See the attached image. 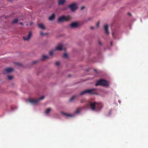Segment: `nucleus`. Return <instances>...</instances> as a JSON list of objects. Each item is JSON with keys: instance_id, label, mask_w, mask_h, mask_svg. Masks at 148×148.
<instances>
[{"instance_id": "obj_19", "label": "nucleus", "mask_w": 148, "mask_h": 148, "mask_svg": "<svg viewBox=\"0 0 148 148\" xmlns=\"http://www.w3.org/2000/svg\"><path fill=\"white\" fill-rule=\"evenodd\" d=\"M76 95H74L73 96V97H72L70 99V101H72L74 99H75L76 97Z\"/></svg>"}, {"instance_id": "obj_5", "label": "nucleus", "mask_w": 148, "mask_h": 148, "mask_svg": "<svg viewBox=\"0 0 148 148\" xmlns=\"http://www.w3.org/2000/svg\"><path fill=\"white\" fill-rule=\"evenodd\" d=\"M109 85V83L107 81L102 79H101L97 81L95 84L96 86L99 85H102L104 86H108Z\"/></svg>"}, {"instance_id": "obj_26", "label": "nucleus", "mask_w": 148, "mask_h": 148, "mask_svg": "<svg viewBox=\"0 0 148 148\" xmlns=\"http://www.w3.org/2000/svg\"><path fill=\"white\" fill-rule=\"evenodd\" d=\"M99 22H98L97 24H96V26L97 27H98L99 26Z\"/></svg>"}, {"instance_id": "obj_15", "label": "nucleus", "mask_w": 148, "mask_h": 148, "mask_svg": "<svg viewBox=\"0 0 148 148\" xmlns=\"http://www.w3.org/2000/svg\"><path fill=\"white\" fill-rule=\"evenodd\" d=\"M55 18V15L54 14H53L50 16L49 18V20L50 21L53 20Z\"/></svg>"}, {"instance_id": "obj_29", "label": "nucleus", "mask_w": 148, "mask_h": 148, "mask_svg": "<svg viewBox=\"0 0 148 148\" xmlns=\"http://www.w3.org/2000/svg\"><path fill=\"white\" fill-rule=\"evenodd\" d=\"M33 22H31L30 23V25H33Z\"/></svg>"}, {"instance_id": "obj_10", "label": "nucleus", "mask_w": 148, "mask_h": 148, "mask_svg": "<svg viewBox=\"0 0 148 148\" xmlns=\"http://www.w3.org/2000/svg\"><path fill=\"white\" fill-rule=\"evenodd\" d=\"M32 35V32L31 31H29L27 35L23 36L24 40L26 41L29 40L30 39Z\"/></svg>"}, {"instance_id": "obj_21", "label": "nucleus", "mask_w": 148, "mask_h": 148, "mask_svg": "<svg viewBox=\"0 0 148 148\" xmlns=\"http://www.w3.org/2000/svg\"><path fill=\"white\" fill-rule=\"evenodd\" d=\"M116 32L115 31H114L112 32V36L114 37V35H115V34H116Z\"/></svg>"}, {"instance_id": "obj_31", "label": "nucleus", "mask_w": 148, "mask_h": 148, "mask_svg": "<svg viewBox=\"0 0 148 148\" xmlns=\"http://www.w3.org/2000/svg\"><path fill=\"white\" fill-rule=\"evenodd\" d=\"M36 62H36V61H34V62H33V64H35V63H36Z\"/></svg>"}, {"instance_id": "obj_30", "label": "nucleus", "mask_w": 148, "mask_h": 148, "mask_svg": "<svg viewBox=\"0 0 148 148\" xmlns=\"http://www.w3.org/2000/svg\"><path fill=\"white\" fill-rule=\"evenodd\" d=\"M99 44L100 45H102V43H101V42L99 41Z\"/></svg>"}, {"instance_id": "obj_33", "label": "nucleus", "mask_w": 148, "mask_h": 148, "mask_svg": "<svg viewBox=\"0 0 148 148\" xmlns=\"http://www.w3.org/2000/svg\"><path fill=\"white\" fill-rule=\"evenodd\" d=\"M110 45H112V42H111V43H110Z\"/></svg>"}, {"instance_id": "obj_32", "label": "nucleus", "mask_w": 148, "mask_h": 148, "mask_svg": "<svg viewBox=\"0 0 148 148\" xmlns=\"http://www.w3.org/2000/svg\"><path fill=\"white\" fill-rule=\"evenodd\" d=\"M20 24L21 25H23V23H20Z\"/></svg>"}, {"instance_id": "obj_23", "label": "nucleus", "mask_w": 148, "mask_h": 148, "mask_svg": "<svg viewBox=\"0 0 148 148\" xmlns=\"http://www.w3.org/2000/svg\"><path fill=\"white\" fill-rule=\"evenodd\" d=\"M8 77L9 79L11 80L13 78V76L11 75L8 76Z\"/></svg>"}, {"instance_id": "obj_16", "label": "nucleus", "mask_w": 148, "mask_h": 148, "mask_svg": "<svg viewBox=\"0 0 148 148\" xmlns=\"http://www.w3.org/2000/svg\"><path fill=\"white\" fill-rule=\"evenodd\" d=\"M49 58V57L47 56L44 55L42 56V60H45Z\"/></svg>"}, {"instance_id": "obj_9", "label": "nucleus", "mask_w": 148, "mask_h": 148, "mask_svg": "<svg viewBox=\"0 0 148 148\" xmlns=\"http://www.w3.org/2000/svg\"><path fill=\"white\" fill-rule=\"evenodd\" d=\"M13 70V69L12 68H8L5 69L3 71V74H5L7 73H10L12 72Z\"/></svg>"}, {"instance_id": "obj_8", "label": "nucleus", "mask_w": 148, "mask_h": 148, "mask_svg": "<svg viewBox=\"0 0 148 148\" xmlns=\"http://www.w3.org/2000/svg\"><path fill=\"white\" fill-rule=\"evenodd\" d=\"M80 112V110H77L73 114H69L67 113H65L64 112H62L61 114L63 115H64L66 116L67 117H74L75 116V114H77Z\"/></svg>"}, {"instance_id": "obj_20", "label": "nucleus", "mask_w": 148, "mask_h": 148, "mask_svg": "<svg viewBox=\"0 0 148 148\" xmlns=\"http://www.w3.org/2000/svg\"><path fill=\"white\" fill-rule=\"evenodd\" d=\"M18 21V20L17 19H14L12 23H16Z\"/></svg>"}, {"instance_id": "obj_25", "label": "nucleus", "mask_w": 148, "mask_h": 148, "mask_svg": "<svg viewBox=\"0 0 148 148\" xmlns=\"http://www.w3.org/2000/svg\"><path fill=\"white\" fill-rule=\"evenodd\" d=\"M40 35L42 36H44L45 34L42 31H41L40 32Z\"/></svg>"}, {"instance_id": "obj_27", "label": "nucleus", "mask_w": 148, "mask_h": 148, "mask_svg": "<svg viewBox=\"0 0 148 148\" xmlns=\"http://www.w3.org/2000/svg\"><path fill=\"white\" fill-rule=\"evenodd\" d=\"M85 8V7L84 6H82L81 8V10H83V9H84Z\"/></svg>"}, {"instance_id": "obj_35", "label": "nucleus", "mask_w": 148, "mask_h": 148, "mask_svg": "<svg viewBox=\"0 0 148 148\" xmlns=\"http://www.w3.org/2000/svg\"><path fill=\"white\" fill-rule=\"evenodd\" d=\"M119 101V103H120V102Z\"/></svg>"}, {"instance_id": "obj_3", "label": "nucleus", "mask_w": 148, "mask_h": 148, "mask_svg": "<svg viewBox=\"0 0 148 148\" xmlns=\"http://www.w3.org/2000/svg\"><path fill=\"white\" fill-rule=\"evenodd\" d=\"M96 90V88L87 89L81 92L79 95L82 96L86 93H89L90 94H97V93L95 92V91Z\"/></svg>"}, {"instance_id": "obj_13", "label": "nucleus", "mask_w": 148, "mask_h": 148, "mask_svg": "<svg viewBox=\"0 0 148 148\" xmlns=\"http://www.w3.org/2000/svg\"><path fill=\"white\" fill-rule=\"evenodd\" d=\"M38 26L40 28L45 29H46V27L42 23H40L38 24Z\"/></svg>"}, {"instance_id": "obj_18", "label": "nucleus", "mask_w": 148, "mask_h": 148, "mask_svg": "<svg viewBox=\"0 0 148 148\" xmlns=\"http://www.w3.org/2000/svg\"><path fill=\"white\" fill-rule=\"evenodd\" d=\"M92 19V17H88L85 20V21L86 22H88L89 21L91 20Z\"/></svg>"}, {"instance_id": "obj_7", "label": "nucleus", "mask_w": 148, "mask_h": 148, "mask_svg": "<svg viewBox=\"0 0 148 148\" xmlns=\"http://www.w3.org/2000/svg\"><path fill=\"white\" fill-rule=\"evenodd\" d=\"M69 7L71 11H74L77 8L78 5L77 3H73L69 5Z\"/></svg>"}, {"instance_id": "obj_6", "label": "nucleus", "mask_w": 148, "mask_h": 148, "mask_svg": "<svg viewBox=\"0 0 148 148\" xmlns=\"http://www.w3.org/2000/svg\"><path fill=\"white\" fill-rule=\"evenodd\" d=\"M44 98L45 96H42L38 99H29L28 101L31 103L33 104H35L38 103L40 101L43 99Z\"/></svg>"}, {"instance_id": "obj_12", "label": "nucleus", "mask_w": 148, "mask_h": 148, "mask_svg": "<svg viewBox=\"0 0 148 148\" xmlns=\"http://www.w3.org/2000/svg\"><path fill=\"white\" fill-rule=\"evenodd\" d=\"M108 26L107 25L105 24L104 25V27H103L104 29L105 30L106 33L107 34H109V32L108 30Z\"/></svg>"}, {"instance_id": "obj_17", "label": "nucleus", "mask_w": 148, "mask_h": 148, "mask_svg": "<svg viewBox=\"0 0 148 148\" xmlns=\"http://www.w3.org/2000/svg\"><path fill=\"white\" fill-rule=\"evenodd\" d=\"M51 110V108H49L46 110L45 111V113L47 114H48Z\"/></svg>"}, {"instance_id": "obj_11", "label": "nucleus", "mask_w": 148, "mask_h": 148, "mask_svg": "<svg viewBox=\"0 0 148 148\" xmlns=\"http://www.w3.org/2000/svg\"><path fill=\"white\" fill-rule=\"evenodd\" d=\"M79 23L77 22H75L70 24V26L72 28H77L79 26Z\"/></svg>"}, {"instance_id": "obj_14", "label": "nucleus", "mask_w": 148, "mask_h": 148, "mask_svg": "<svg viewBox=\"0 0 148 148\" xmlns=\"http://www.w3.org/2000/svg\"><path fill=\"white\" fill-rule=\"evenodd\" d=\"M65 1V0H58V4L59 5H63Z\"/></svg>"}, {"instance_id": "obj_28", "label": "nucleus", "mask_w": 148, "mask_h": 148, "mask_svg": "<svg viewBox=\"0 0 148 148\" xmlns=\"http://www.w3.org/2000/svg\"><path fill=\"white\" fill-rule=\"evenodd\" d=\"M90 28L91 29H93L94 28V27H93L91 26Z\"/></svg>"}, {"instance_id": "obj_2", "label": "nucleus", "mask_w": 148, "mask_h": 148, "mask_svg": "<svg viewBox=\"0 0 148 148\" xmlns=\"http://www.w3.org/2000/svg\"><path fill=\"white\" fill-rule=\"evenodd\" d=\"M66 49V47L64 45L62 44H60L58 45L54 49L50 51L49 52V54L50 56H52L56 50H59L61 51L62 50H65Z\"/></svg>"}, {"instance_id": "obj_4", "label": "nucleus", "mask_w": 148, "mask_h": 148, "mask_svg": "<svg viewBox=\"0 0 148 148\" xmlns=\"http://www.w3.org/2000/svg\"><path fill=\"white\" fill-rule=\"evenodd\" d=\"M71 18L69 15L62 16L59 17L58 19V21L59 23H62L65 21H68L70 20Z\"/></svg>"}, {"instance_id": "obj_22", "label": "nucleus", "mask_w": 148, "mask_h": 148, "mask_svg": "<svg viewBox=\"0 0 148 148\" xmlns=\"http://www.w3.org/2000/svg\"><path fill=\"white\" fill-rule=\"evenodd\" d=\"M68 54L67 53H65L63 55V57L64 58H67L68 57Z\"/></svg>"}, {"instance_id": "obj_24", "label": "nucleus", "mask_w": 148, "mask_h": 148, "mask_svg": "<svg viewBox=\"0 0 148 148\" xmlns=\"http://www.w3.org/2000/svg\"><path fill=\"white\" fill-rule=\"evenodd\" d=\"M60 64V62H57L56 63V66H58Z\"/></svg>"}, {"instance_id": "obj_1", "label": "nucleus", "mask_w": 148, "mask_h": 148, "mask_svg": "<svg viewBox=\"0 0 148 148\" xmlns=\"http://www.w3.org/2000/svg\"><path fill=\"white\" fill-rule=\"evenodd\" d=\"M90 108L92 110L99 111L103 107V105L101 102H90L89 103Z\"/></svg>"}, {"instance_id": "obj_34", "label": "nucleus", "mask_w": 148, "mask_h": 148, "mask_svg": "<svg viewBox=\"0 0 148 148\" xmlns=\"http://www.w3.org/2000/svg\"><path fill=\"white\" fill-rule=\"evenodd\" d=\"M9 0L10 1H12V0Z\"/></svg>"}]
</instances>
